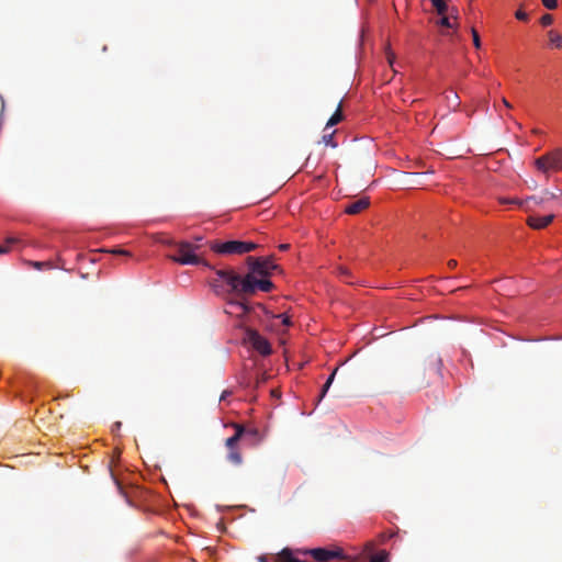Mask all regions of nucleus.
<instances>
[{
    "mask_svg": "<svg viewBox=\"0 0 562 562\" xmlns=\"http://www.w3.org/2000/svg\"><path fill=\"white\" fill-rule=\"evenodd\" d=\"M228 305L231 308L235 310L239 316L246 315L250 312V307L243 301H229Z\"/></svg>",
    "mask_w": 562,
    "mask_h": 562,
    "instance_id": "nucleus-11",
    "label": "nucleus"
},
{
    "mask_svg": "<svg viewBox=\"0 0 562 562\" xmlns=\"http://www.w3.org/2000/svg\"><path fill=\"white\" fill-rule=\"evenodd\" d=\"M501 203H514V204H517L518 206L520 207H524L525 210L527 211H530L532 209V206L535 205H540L542 204L543 202H540V196H529L527 198L526 200H518V199H514V200H508V199H501Z\"/></svg>",
    "mask_w": 562,
    "mask_h": 562,
    "instance_id": "nucleus-9",
    "label": "nucleus"
},
{
    "mask_svg": "<svg viewBox=\"0 0 562 562\" xmlns=\"http://www.w3.org/2000/svg\"><path fill=\"white\" fill-rule=\"evenodd\" d=\"M536 168L544 173L558 172L562 170V149L558 148L547 153L535 160Z\"/></svg>",
    "mask_w": 562,
    "mask_h": 562,
    "instance_id": "nucleus-4",
    "label": "nucleus"
},
{
    "mask_svg": "<svg viewBox=\"0 0 562 562\" xmlns=\"http://www.w3.org/2000/svg\"><path fill=\"white\" fill-rule=\"evenodd\" d=\"M542 3L549 10H553L558 5V1L557 0H542Z\"/></svg>",
    "mask_w": 562,
    "mask_h": 562,
    "instance_id": "nucleus-27",
    "label": "nucleus"
},
{
    "mask_svg": "<svg viewBox=\"0 0 562 562\" xmlns=\"http://www.w3.org/2000/svg\"><path fill=\"white\" fill-rule=\"evenodd\" d=\"M438 15L447 14L449 11V0H430Z\"/></svg>",
    "mask_w": 562,
    "mask_h": 562,
    "instance_id": "nucleus-13",
    "label": "nucleus"
},
{
    "mask_svg": "<svg viewBox=\"0 0 562 562\" xmlns=\"http://www.w3.org/2000/svg\"><path fill=\"white\" fill-rule=\"evenodd\" d=\"M540 23L543 26H549V25H551L553 23V16L551 14H544V15L541 16Z\"/></svg>",
    "mask_w": 562,
    "mask_h": 562,
    "instance_id": "nucleus-25",
    "label": "nucleus"
},
{
    "mask_svg": "<svg viewBox=\"0 0 562 562\" xmlns=\"http://www.w3.org/2000/svg\"><path fill=\"white\" fill-rule=\"evenodd\" d=\"M370 561L371 562H389V553L385 550H381L376 554L372 555Z\"/></svg>",
    "mask_w": 562,
    "mask_h": 562,
    "instance_id": "nucleus-19",
    "label": "nucleus"
},
{
    "mask_svg": "<svg viewBox=\"0 0 562 562\" xmlns=\"http://www.w3.org/2000/svg\"><path fill=\"white\" fill-rule=\"evenodd\" d=\"M169 245H173L176 252L168 255V258L180 265H204L209 267V263L204 261L196 251L200 249L199 245H194L188 241L180 243H171L168 241Z\"/></svg>",
    "mask_w": 562,
    "mask_h": 562,
    "instance_id": "nucleus-2",
    "label": "nucleus"
},
{
    "mask_svg": "<svg viewBox=\"0 0 562 562\" xmlns=\"http://www.w3.org/2000/svg\"><path fill=\"white\" fill-rule=\"evenodd\" d=\"M336 372H337V369H335L331 372V374L328 376L327 381L323 385L322 392H321L319 397H318V402L322 401V398L326 395L328 389L330 387V385H331V383H333V381L335 379Z\"/></svg>",
    "mask_w": 562,
    "mask_h": 562,
    "instance_id": "nucleus-16",
    "label": "nucleus"
},
{
    "mask_svg": "<svg viewBox=\"0 0 562 562\" xmlns=\"http://www.w3.org/2000/svg\"><path fill=\"white\" fill-rule=\"evenodd\" d=\"M259 562H267L268 558L266 555H261L258 558Z\"/></svg>",
    "mask_w": 562,
    "mask_h": 562,
    "instance_id": "nucleus-38",
    "label": "nucleus"
},
{
    "mask_svg": "<svg viewBox=\"0 0 562 562\" xmlns=\"http://www.w3.org/2000/svg\"><path fill=\"white\" fill-rule=\"evenodd\" d=\"M553 220V214H549L546 216L530 215L527 218V224L533 229H542L547 227L550 223H552Z\"/></svg>",
    "mask_w": 562,
    "mask_h": 562,
    "instance_id": "nucleus-8",
    "label": "nucleus"
},
{
    "mask_svg": "<svg viewBox=\"0 0 562 562\" xmlns=\"http://www.w3.org/2000/svg\"><path fill=\"white\" fill-rule=\"evenodd\" d=\"M451 22L453 23V27H451V29H452L453 31H457V30H458V26H459V25H458V22H457V21H453V20H451ZM453 33H456V32H453ZM453 35H454V34H452V36H453Z\"/></svg>",
    "mask_w": 562,
    "mask_h": 562,
    "instance_id": "nucleus-37",
    "label": "nucleus"
},
{
    "mask_svg": "<svg viewBox=\"0 0 562 562\" xmlns=\"http://www.w3.org/2000/svg\"><path fill=\"white\" fill-rule=\"evenodd\" d=\"M33 265H34L35 268L41 269L44 265H47V263L46 262L36 261Z\"/></svg>",
    "mask_w": 562,
    "mask_h": 562,
    "instance_id": "nucleus-35",
    "label": "nucleus"
},
{
    "mask_svg": "<svg viewBox=\"0 0 562 562\" xmlns=\"http://www.w3.org/2000/svg\"><path fill=\"white\" fill-rule=\"evenodd\" d=\"M109 252L113 254V255H120V256H131V252L125 250V249H121V248H113L111 250H108Z\"/></svg>",
    "mask_w": 562,
    "mask_h": 562,
    "instance_id": "nucleus-26",
    "label": "nucleus"
},
{
    "mask_svg": "<svg viewBox=\"0 0 562 562\" xmlns=\"http://www.w3.org/2000/svg\"><path fill=\"white\" fill-rule=\"evenodd\" d=\"M15 243H18V239L15 237H8L5 239V245H0V255L9 252L11 246Z\"/></svg>",
    "mask_w": 562,
    "mask_h": 562,
    "instance_id": "nucleus-20",
    "label": "nucleus"
},
{
    "mask_svg": "<svg viewBox=\"0 0 562 562\" xmlns=\"http://www.w3.org/2000/svg\"><path fill=\"white\" fill-rule=\"evenodd\" d=\"M244 340L262 356H269L272 352L269 341L255 329L247 328Z\"/></svg>",
    "mask_w": 562,
    "mask_h": 562,
    "instance_id": "nucleus-7",
    "label": "nucleus"
},
{
    "mask_svg": "<svg viewBox=\"0 0 562 562\" xmlns=\"http://www.w3.org/2000/svg\"><path fill=\"white\" fill-rule=\"evenodd\" d=\"M258 247L252 241L228 240L225 243L214 241L210 248L220 255H243L255 250Z\"/></svg>",
    "mask_w": 562,
    "mask_h": 562,
    "instance_id": "nucleus-3",
    "label": "nucleus"
},
{
    "mask_svg": "<svg viewBox=\"0 0 562 562\" xmlns=\"http://www.w3.org/2000/svg\"><path fill=\"white\" fill-rule=\"evenodd\" d=\"M395 536L394 532H382L379 535V539L380 541L383 543L385 542L386 540L393 538Z\"/></svg>",
    "mask_w": 562,
    "mask_h": 562,
    "instance_id": "nucleus-29",
    "label": "nucleus"
},
{
    "mask_svg": "<svg viewBox=\"0 0 562 562\" xmlns=\"http://www.w3.org/2000/svg\"><path fill=\"white\" fill-rule=\"evenodd\" d=\"M386 58H387V61L391 66H393V63L395 60V55L394 53H392L391 50H387L386 52Z\"/></svg>",
    "mask_w": 562,
    "mask_h": 562,
    "instance_id": "nucleus-31",
    "label": "nucleus"
},
{
    "mask_svg": "<svg viewBox=\"0 0 562 562\" xmlns=\"http://www.w3.org/2000/svg\"><path fill=\"white\" fill-rule=\"evenodd\" d=\"M232 427L235 429V434L225 440V447L228 449L227 460L235 465H239L243 462V457L237 445L244 437L245 427L237 423H232Z\"/></svg>",
    "mask_w": 562,
    "mask_h": 562,
    "instance_id": "nucleus-5",
    "label": "nucleus"
},
{
    "mask_svg": "<svg viewBox=\"0 0 562 562\" xmlns=\"http://www.w3.org/2000/svg\"><path fill=\"white\" fill-rule=\"evenodd\" d=\"M471 34H472L474 47L477 49L481 48V38H480L477 31L474 27L471 29Z\"/></svg>",
    "mask_w": 562,
    "mask_h": 562,
    "instance_id": "nucleus-23",
    "label": "nucleus"
},
{
    "mask_svg": "<svg viewBox=\"0 0 562 562\" xmlns=\"http://www.w3.org/2000/svg\"><path fill=\"white\" fill-rule=\"evenodd\" d=\"M439 16L440 18L436 21V24L438 26H441V27H445V29L453 27V23L451 22L450 16H448L447 14L439 15Z\"/></svg>",
    "mask_w": 562,
    "mask_h": 562,
    "instance_id": "nucleus-18",
    "label": "nucleus"
},
{
    "mask_svg": "<svg viewBox=\"0 0 562 562\" xmlns=\"http://www.w3.org/2000/svg\"><path fill=\"white\" fill-rule=\"evenodd\" d=\"M243 438H251L254 441L260 440V435L258 429L256 428H245V434Z\"/></svg>",
    "mask_w": 562,
    "mask_h": 562,
    "instance_id": "nucleus-21",
    "label": "nucleus"
},
{
    "mask_svg": "<svg viewBox=\"0 0 562 562\" xmlns=\"http://www.w3.org/2000/svg\"><path fill=\"white\" fill-rule=\"evenodd\" d=\"M276 317H277V318H280V319H281V322H282V324H283L284 326H290V325H291V321H290V317H289L288 315H285V314H279V315H277Z\"/></svg>",
    "mask_w": 562,
    "mask_h": 562,
    "instance_id": "nucleus-30",
    "label": "nucleus"
},
{
    "mask_svg": "<svg viewBox=\"0 0 562 562\" xmlns=\"http://www.w3.org/2000/svg\"><path fill=\"white\" fill-rule=\"evenodd\" d=\"M338 271V276L340 277V279L342 281H345L346 283H352V280H351V272L348 268L346 267H339L337 269Z\"/></svg>",
    "mask_w": 562,
    "mask_h": 562,
    "instance_id": "nucleus-17",
    "label": "nucleus"
},
{
    "mask_svg": "<svg viewBox=\"0 0 562 562\" xmlns=\"http://www.w3.org/2000/svg\"><path fill=\"white\" fill-rule=\"evenodd\" d=\"M502 102H503V104H504L507 109H512V108H513V106H512V104H510V103H509L505 98H503V99H502Z\"/></svg>",
    "mask_w": 562,
    "mask_h": 562,
    "instance_id": "nucleus-33",
    "label": "nucleus"
},
{
    "mask_svg": "<svg viewBox=\"0 0 562 562\" xmlns=\"http://www.w3.org/2000/svg\"><path fill=\"white\" fill-rule=\"evenodd\" d=\"M342 120H344V114H342L341 101H340L339 104H338L337 110L335 111V113L327 121L326 128L340 123Z\"/></svg>",
    "mask_w": 562,
    "mask_h": 562,
    "instance_id": "nucleus-12",
    "label": "nucleus"
},
{
    "mask_svg": "<svg viewBox=\"0 0 562 562\" xmlns=\"http://www.w3.org/2000/svg\"><path fill=\"white\" fill-rule=\"evenodd\" d=\"M232 393L229 391H224L221 395V401L225 400L228 395H231Z\"/></svg>",
    "mask_w": 562,
    "mask_h": 562,
    "instance_id": "nucleus-36",
    "label": "nucleus"
},
{
    "mask_svg": "<svg viewBox=\"0 0 562 562\" xmlns=\"http://www.w3.org/2000/svg\"><path fill=\"white\" fill-rule=\"evenodd\" d=\"M370 205L369 198L364 196L346 205L345 212L350 215L361 213Z\"/></svg>",
    "mask_w": 562,
    "mask_h": 562,
    "instance_id": "nucleus-10",
    "label": "nucleus"
},
{
    "mask_svg": "<svg viewBox=\"0 0 562 562\" xmlns=\"http://www.w3.org/2000/svg\"><path fill=\"white\" fill-rule=\"evenodd\" d=\"M549 41L552 46L560 48L562 46V35L558 32L550 30L548 32Z\"/></svg>",
    "mask_w": 562,
    "mask_h": 562,
    "instance_id": "nucleus-14",
    "label": "nucleus"
},
{
    "mask_svg": "<svg viewBox=\"0 0 562 562\" xmlns=\"http://www.w3.org/2000/svg\"><path fill=\"white\" fill-rule=\"evenodd\" d=\"M289 247H290V245H289V244H281V245L279 246V249H280V250H282V251H284V250H288V249H289Z\"/></svg>",
    "mask_w": 562,
    "mask_h": 562,
    "instance_id": "nucleus-34",
    "label": "nucleus"
},
{
    "mask_svg": "<svg viewBox=\"0 0 562 562\" xmlns=\"http://www.w3.org/2000/svg\"><path fill=\"white\" fill-rule=\"evenodd\" d=\"M515 16L519 21H527L528 20V14L525 11H522L521 9L516 11Z\"/></svg>",
    "mask_w": 562,
    "mask_h": 562,
    "instance_id": "nucleus-28",
    "label": "nucleus"
},
{
    "mask_svg": "<svg viewBox=\"0 0 562 562\" xmlns=\"http://www.w3.org/2000/svg\"><path fill=\"white\" fill-rule=\"evenodd\" d=\"M448 266H449L451 269H453V268H456V267H457V261H456L454 259H451V260H449V261H448Z\"/></svg>",
    "mask_w": 562,
    "mask_h": 562,
    "instance_id": "nucleus-32",
    "label": "nucleus"
},
{
    "mask_svg": "<svg viewBox=\"0 0 562 562\" xmlns=\"http://www.w3.org/2000/svg\"><path fill=\"white\" fill-rule=\"evenodd\" d=\"M248 272L245 276L237 273L233 269L215 270L217 279L212 281V286L217 291L221 286L218 282L226 284L229 293L244 299L254 295L257 291L270 292L274 284L269 277L280 267L273 262L272 257H252L246 259Z\"/></svg>",
    "mask_w": 562,
    "mask_h": 562,
    "instance_id": "nucleus-1",
    "label": "nucleus"
},
{
    "mask_svg": "<svg viewBox=\"0 0 562 562\" xmlns=\"http://www.w3.org/2000/svg\"><path fill=\"white\" fill-rule=\"evenodd\" d=\"M334 134H335V132H331L329 134H324L323 137H322V142L325 145H327V146L336 148L337 147V143L334 140Z\"/></svg>",
    "mask_w": 562,
    "mask_h": 562,
    "instance_id": "nucleus-22",
    "label": "nucleus"
},
{
    "mask_svg": "<svg viewBox=\"0 0 562 562\" xmlns=\"http://www.w3.org/2000/svg\"><path fill=\"white\" fill-rule=\"evenodd\" d=\"M296 552L301 555H311L317 562H329L334 559H339V560L345 559L344 551L340 548L296 549Z\"/></svg>",
    "mask_w": 562,
    "mask_h": 562,
    "instance_id": "nucleus-6",
    "label": "nucleus"
},
{
    "mask_svg": "<svg viewBox=\"0 0 562 562\" xmlns=\"http://www.w3.org/2000/svg\"><path fill=\"white\" fill-rule=\"evenodd\" d=\"M562 194L561 190H558L557 192H552V191H544L541 195H540V202H549L551 200H557L560 195Z\"/></svg>",
    "mask_w": 562,
    "mask_h": 562,
    "instance_id": "nucleus-15",
    "label": "nucleus"
},
{
    "mask_svg": "<svg viewBox=\"0 0 562 562\" xmlns=\"http://www.w3.org/2000/svg\"><path fill=\"white\" fill-rule=\"evenodd\" d=\"M448 16H450L451 20L458 21L459 19V10L457 7H449V11L447 13Z\"/></svg>",
    "mask_w": 562,
    "mask_h": 562,
    "instance_id": "nucleus-24",
    "label": "nucleus"
}]
</instances>
